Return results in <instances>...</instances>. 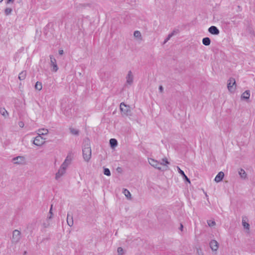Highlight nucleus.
<instances>
[{
	"label": "nucleus",
	"mask_w": 255,
	"mask_h": 255,
	"mask_svg": "<svg viewBox=\"0 0 255 255\" xmlns=\"http://www.w3.org/2000/svg\"><path fill=\"white\" fill-rule=\"evenodd\" d=\"M202 43L206 46H208L211 43V40L209 37H205L202 39Z\"/></svg>",
	"instance_id": "nucleus-22"
},
{
	"label": "nucleus",
	"mask_w": 255,
	"mask_h": 255,
	"mask_svg": "<svg viewBox=\"0 0 255 255\" xmlns=\"http://www.w3.org/2000/svg\"><path fill=\"white\" fill-rule=\"evenodd\" d=\"M42 86L41 83L37 82L35 85V88L36 90L40 91L42 89Z\"/></svg>",
	"instance_id": "nucleus-27"
},
{
	"label": "nucleus",
	"mask_w": 255,
	"mask_h": 255,
	"mask_svg": "<svg viewBox=\"0 0 255 255\" xmlns=\"http://www.w3.org/2000/svg\"><path fill=\"white\" fill-rule=\"evenodd\" d=\"M50 66L53 67L52 71L56 72L58 70V67L56 63V60L52 55L50 56Z\"/></svg>",
	"instance_id": "nucleus-9"
},
{
	"label": "nucleus",
	"mask_w": 255,
	"mask_h": 255,
	"mask_svg": "<svg viewBox=\"0 0 255 255\" xmlns=\"http://www.w3.org/2000/svg\"><path fill=\"white\" fill-rule=\"evenodd\" d=\"M83 156L84 160L88 162L91 157V149L89 140L85 141L83 148Z\"/></svg>",
	"instance_id": "nucleus-1"
},
{
	"label": "nucleus",
	"mask_w": 255,
	"mask_h": 255,
	"mask_svg": "<svg viewBox=\"0 0 255 255\" xmlns=\"http://www.w3.org/2000/svg\"><path fill=\"white\" fill-rule=\"evenodd\" d=\"M126 82L125 84V87H130L133 84L134 76L131 71L129 70L128 71V74L126 77Z\"/></svg>",
	"instance_id": "nucleus-3"
},
{
	"label": "nucleus",
	"mask_w": 255,
	"mask_h": 255,
	"mask_svg": "<svg viewBox=\"0 0 255 255\" xmlns=\"http://www.w3.org/2000/svg\"><path fill=\"white\" fill-rule=\"evenodd\" d=\"M52 205H51L50 211H49V214H51V215H52Z\"/></svg>",
	"instance_id": "nucleus-39"
},
{
	"label": "nucleus",
	"mask_w": 255,
	"mask_h": 255,
	"mask_svg": "<svg viewBox=\"0 0 255 255\" xmlns=\"http://www.w3.org/2000/svg\"><path fill=\"white\" fill-rule=\"evenodd\" d=\"M48 132V130L47 129L41 128L39 129L38 130V135L41 136L42 135H46Z\"/></svg>",
	"instance_id": "nucleus-20"
},
{
	"label": "nucleus",
	"mask_w": 255,
	"mask_h": 255,
	"mask_svg": "<svg viewBox=\"0 0 255 255\" xmlns=\"http://www.w3.org/2000/svg\"><path fill=\"white\" fill-rule=\"evenodd\" d=\"M12 11V9L11 8H6L4 10V13L5 15H8L11 13Z\"/></svg>",
	"instance_id": "nucleus-32"
},
{
	"label": "nucleus",
	"mask_w": 255,
	"mask_h": 255,
	"mask_svg": "<svg viewBox=\"0 0 255 255\" xmlns=\"http://www.w3.org/2000/svg\"><path fill=\"white\" fill-rule=\"evenodd\" d=\"M208 225L209 227H213L216 225V223L213 220H208L207 221Z\"/></svg>",
	"instance_id": "nucleus-31"
},
{
	"label": "nucleus",
	"mask_w": 255,
	"mask_h": 255,
	"mask_svg": "<svg viewBox=\"0 0 255 255\" xmlns=\"http://www.w3.org/2000/svg\"><path fill=\"white\" fill-rule=\"evenodd\" d=\"M67 224L70 227H72L74 223H73V217L72 215H70L69 213H68V214H67Z\"/></svg>",
	"instance_id": "nucleus-17"
},
{
	"label": "nucleus",
	"mask_w": 255,
	"mask_h": 255,
	"mask_svg": "<svg viewBox=\"0 0 255 255\" xmlns=\"http://www.w3.org/2000/svg\"><path fill=\"white\" fill-rule=\"evenodd\" d=\"M67 168L60 166L57 172L55 174V179L58 180L66 172Z\"/></svg>",
	"instance_id": "nucleus-4"
},
{
	"label": "nucleus",
	"mask_w": 255,
	"mask_h": 255,
	"mask_svg": "<svg viewBox=\"0 0 255 255\" xmlns=\"http://www.w3.org/2000/svg\"><path fill=\"white\" fill-rule=\"evenodd\" d=\"M239 174L241 178L245 179L247 178V174L244 169L241 168L239 171Z\"/></svg>",
	"instance_id": "nucleus-18"
},
{
	"label": "nucleus",
	"mask_w": 255,
	"mask_h": 255,
	"mask_svg": "<svg viewBox=\"0 0 255 255\" xmlns=\"http://www.w3.org/2000/svg\"><path fill=\"white\" fill-rule=\"evenodd\" d=\"M26 76V72L25 71L21 72L18 75V79L20 80H23L25 79Z\"/></svg>",
	"instance_id": "nucleus-23"
},
{
	"label": "nucleus",
	"mask_w": 255,
	"mask_h": 255,
	"mask_svg": "<svg viewBox=\"0 0 255 255\" xmlns=\"http://www.w3.org/2000/svg\"><path fill=\"white\" fill-rule=\"evenodd\" d=\"M104 173L107 176L111 175V172L109 168H105L104 170Z\"/></svg>",
	"instance_id": "nucleus-30"
},
{
	"label": "nucleus",
	"mask_w": 255,
	"mask_h": 255,
	"mask_svg": "<svg viewBox=\"0 0 255 255\" xmlns=\"http://www.w3.org/2000/svg\"><path fill=\"white\" fill-rule=\"evenodd\" d=\"M149 163L153 167L158 169L162 170V167L160 166V164L158 161L152 158H148Z\"/></svg>",
	"instance_id": "nucleus-10"
},
{
	"label": "nucleus",
	"mask_w": 255,
	"mask_h": 255,
	"mask_svg": "<svg viewBox=\"0 0 255 255\" xmlns=\"http://www.w3.org/2000/svg\"><path fill=\"white\" fill-rule=\"evenodd\" d=\"M3 0H0V2H1Z\"/></svg>",
	"instance_id": "nucleus-43"
},
{
	"label": "nucleus",
	"mask_w": 255,
	"mask_h": 255,
	"mask_svg": "<svg viewBox=\"0 0 255 255\" xmlns=\"http://www.w3.org/2000/svg\"><path fill=\"white\" fill-rule=\"evenodd\" d=\"M18 126L20 127V128H23L24 126V124L23 123V122H19L18 123Z\"/></svg>",
	"instance_id": "nucleus-36"
},
{
	"label": "nucleus",
	"mask_w": 255,
	"mask_h": 255,
	"mask_svg": "<svg viewBox=\"0 0 255 255\" xmlns=\"http://www.w3.org/2000/svg\"><path fill=\"white\" fill-rule=\"evenodd\" d=\"M250 97V91L249 90H246L242 95L241 98L243 100H248L249 99Z\"/></svg>",
	"instance_id": "nucleus-16"
},
{
	"label": "nucleus",
	"mask_w": 255,
	"mask_h": 255,
	"mask_svg": "<svg viewBox=\"0 0 255 255\" xmlns=\"http://www.w3.org/2000/svg\"><path fill=\"white\" fill-rule=\"evenodd\" d=\"M210 247L213 251H217L219 248L218 243L216 240H213L210 243Z\"/></svg>",
	"instance_id": "nucleus-12"
},
{
	"label": "nucleus",
	"mask_w": 255,
	"mask_h": 255,
	"mask_svg": "<svg viewBox=\"0 0 255 255\" xmlns=\"http://www.w3.org/2000/svg\"><path fill=\"white\" fill-rule=\"evenodd\" d=\"M178 172L183 176L185 173L183 170H182L178 166L177 167Z\"/></svg>",
	"instance_id": "nucleus-34"
},
{
	"label": "nucleus",
	"mask_w": 255,
	"mask_h": 255,
	"mask_svg": "<svg viewBox=\"0 0 255 255\" xmlns=\"http://www.w3.org/2000/svg\"><path fill=\"white\" fill-rule=\"evenodd\" d=\"M208 31L212 34L218 35L220 31L218 28L215 26H211L208 28Z\"/></svg>",
	"instance_id": "nucleus-13"
},
{
	"label": "nucleus",
	"mask_w": 255,
	"mask_h": 255,
	"mask_svg": "<svg viewBox=\"0 0 255 255\" xmlns=\"http://www.w3.org/2000/svg\"><path fill=\"white\" fill-rule=\"evenodd\" d=\"M175 31H173L172 33L168 34V36L165 39L164 43H166L170 38L174 35Z\"/></svg>",
	"instance_id": "nucleus-29"
},
{
	"label": "nucleus",
	"mask_w": 255,
	"mask_h": 255,
	"mask_svg": "<svg viewBox=\"0 0 255 255\" xmlns=\"http://www.w3.org/2000/svg\"><path fill=\"white\" fill-rule=\"evenodd\" d=\"M59 53L60 55H62L63 54V50H60L59 51Z\"/></svg>",
	"instance_id": "nucleus-38"
},
{
	"label": "nucleus",
	"mask_w": 255,
	"mask_h": 255,
	"mask_svg": "<svg viewBox=\"0 0 255 255\" xmlns=\"http://www.w3.org/2000/svg\"><path fill=\"white\" fill-rule=\"evenodd\" d=\"M45 139L40 135H37L33 140V144L37 146H41L45 142Z\"/></svg>",
	"instance_id": "nucleus-6"
},
{
	"label": "nucleus",
	"mask_w": 255,
	"mask_h": 255,
	"mask_svg": "<svg viewBox=\"0 0 255 255\" xmlns=\"http://www.w3.org/2000/svg\"><path fill=\"white\" fill-rule=\"evenodd\" d=\"M246 220H247V218L246 217L243 218L242 225L245 229L249 230H250V224L247 222Z\"/></svg>",
	"instance_id": "nucleus-19"
},
{
	"label": "nucleus",
	"mask_w": 255,
	"mask_h": 255,
	"mask_svg": "<svg viewBox=\"0 0 255 255\" xmlns=\"http://www.w3.org/2000/svg\"><path fill=\"white\" fill-rule=\"evenodd\" d=\"M14 1V0H7V3H10V2H13Z\"/></svg>",
	"instance_id": "nucleus-40"
},
{
	"label": "nucleus",
	"mask_w": 255,
	"mask_h": 255,
	"mask_svg": "<svg viewBox=\"0 0 255 255\" xmlns=\"http://www.w3.org/2000/svg\"><path fill=\"white\" fill-rule=\"evenodd\" d=\"M133 35L136 38H138L141 39V35L140 31L136 30L134 32Z\"/></svg>",
	"instance_id": "nucleus-28"
},
{
	"label": "nucleus",
	"mask_w": 255,
	"mask_h": 255,
	"mask_svg": "<svg viewBox=\"0 0 255 255\" xmlns=\"http://www.w3.org/2000/svg\"><path fill=\"white\" fill-rule=\"evenodd\" d=\"M120 110L123 115L129 116L131 115L130 107L128 105H126L124 103H121Z\"/></svg>",
	"instance_id": "nucleus-2"
},
{
	"label": "nucleus",
	"mask_w": 255,
	"mask_h": 255,
	"mask_svg": "<svg viewBox=\"0 0 255 255\" xmlns=\"http://www.w3.org/2000/svg\"><path fill=\"white\" fill-rule=\"evenodd\" d=\"M12 161L16 164H24L25 162V159L24 156H18L14 157Z\"/></svg>",
	"instance_id": "nucleus-8"
},
{
	"label": "nucleus",
	"mask_w": 255,
	"mask_h": 255,
	"mask_svg": "<svg viewBox=\"0 0 255 255\" xmlns=\"http://www.w3.org/2000/svg\"><path fill=\"white\" fill-rule=\"evenodd\" d=\"M159 91L162 93L163 91V88L162 86H160L159 87Z\"/></svg>",
	"instance_id": "nucleus-37"
},
{
	"label": "nucleus",
	"mask_w": 255,
	"mask_h": 255,
	"mask_svg": "<svg viewBox=\"0 0 255 255\" xmlns=\"http://www.w3.org/2000/svg\"><path fill=\"white\" fill-rule=\"evenodd\" d=\"M123 193L125 195L127 199H131V194L128 189H124Z\"/></svg>",
	"instance_id": "nucleus-21"
},
{
	"label": "nucleus",
	"mask_w": 255,
	"mask_h": 255,
	"mask_svg": "<svg viewBox=\"0 0 255 255\" xmlns=\"http://www.w3.org/2000/svg\"><path fill=\"white\" fill-rule=\"evenodd\" d=\"M0 113L4 117H6L8 115V113L4 108L0 109Z\"/></svg>",
	"instance_id": "nucleus-24"
},
{
	"label": "nucleus",
	"mask_w": 255,
	"mask_h": 255,
	"mask_svg": "<svg viewBox=\"0 0 255 255\" xmlns=\"http://www.w3.org/2000/svg\"><path fill=\"white\" fill-rule=\"evenodd\" d=\"M21 238L20 232L17 230H15L13 232L12 242L13 243H18Z\"/></svg>",
	"instance_id": "nucleus-5"
},
{
	"label": "nucleus",
	"mask_w": 255,
	"mask_h": 255,
	"mask_svg": "<svg viewBox=\"0 0 255 255\" xmlns=\"http://www.w3.org/2000/svg\"><path fill=\"white\" fill-rule=\"evenodd\" d=\"M117 252L119 255H123L124 254V250L121 247H119L118 248Z\"/></svg>",
	"instance_id": "nucleus-33"
},
{
	"label": "nucleus",
	"mask_w": 255,
	"mask_h": 255,
	"mask_svg": "<svg viewBox=\"0 0 255 255\" xmlns=\"http://www.w3.org/2000/svg\"><path fill=\"white\" fill-rule=\"evenodd\" d=\"M70 133L73 135H77L79 134V130L76 128H69Z\"/></svg>",
	"instance_id": "nucleus-25"
},
{
	"label": "nucleus",
	"mask_w": 255,
	"mask_h": 255,
	"mask_svg": "<svg viewBox=\"0 0 255 255\" xmlns=\"http://www.w3.org/2000/svg\"><path fill=\"white\" fill-rule=\"evenodd\" d=\"M183 226L182 224L180 225V230L181 231H182V229H183Z\"/></svg>",
	"instance_id": "nucleus-41"
},
{
	"label": "nucleus",
	"mask_w": 255,
	"mask_h": 255,
	"mask_svg": "<svg viewBox=\"0 0 255 255\" xmlns=\"http://www.w3.org/2000/svg\"><path fill=\"white\" fill-rule=\"evenodd\" d=\"M160 166H163L164 167L163 169L162 168V170H164L167 169V165L169 164V162L168 161L167 159L165 158H163L161 160V162H159Z\"/></svg>",
	"instance_id": "nucleus-14"
},
{
	"label": "nucleus",
	"mask_w": 255,
	"mask_h": 255,
	"mask_svg": "<svg viewBox=\"0 0 255 255\" xmlns=\"http://www.w3.org/2000/svg\"><path fill=\"white\" fill-rule=\"evenodd\" d=\"M236 85V80L234 78H230L228 81V89L230 92H233L235 90V87L234 86Z\"/></svg>",
	"instance_id": "nucleus-7"
},
{
	"label": "nucleus",
	"mask_w": 255,
	"mask_h": 255,
	"mask_svg": "<svg viewBox=\"0 0 255 255\" xmlns=\"http://www.w3.org/2000/svg\"><path fill=\"white\" fill-rule=\"evenodd\" d=\"M110 143L112 147H114L117 145V141L116 139L111 138L110 140Z\"/></svg>",
	"instance_id": "nucleus-26"
},
{
	"label": "nucleus",
	"mask_w": 255,
	"mask_h": 255,
	"mask_svg": "<svg viewBox=\"0 0 255 255\" xmlns=\"http://www.w3.org/2000/svg\"><path fill=\"white\" fill-rule=\"evenodd\" d=\"M72 161V156L70 155H68L64 160V162L61 165V166L65 167L67 169L68 167L70 165Z\"/></svg>",
	"instance_id": "nucleus-11"
},
{
	"label": "nucleus",
	"mask_w": 255,
	"mask_h": 255,
	"mask_svg": "<svg viewBox=\"0 0 255 255\" xmlns=\"http://www.w3.org/2000/svg\"><path fill=\"white\" fill-rule=\"evenodd\" d=\"M52 215L50 214V215L48 218V219H50L52 218Z\"/></svg>",
	"instance_id": "nucleus-42"
},
{
	"label": "nucleus",
	"mask_w": 255,
	"mask_h": 255,
	"mask_svg": "<svg viewBox=\"0 0 255 255\" xmlns=\"http://www.w3.org/2000/svg\"><path fill=\"white\" fill-rule=\"evenodd\" d=\"M183 177L187 182H188L189 183L190 182V181L189 179L187 177V176L185 174H184V175L183 176Z\"/></svg>",
	"instance_id": "nucleus-35"
},
{
	"label": "nucleus",
	"mask_w": 255,
	"mask_h": 255,
	"mask_svg": "<svg viewBox=\"0 0 255 255\" xmlns=\"http://www.w3.org/2000/svg\"><path fill=\"white\" fill-rule=\"evenodd\" d=\"M224 173L222 171H220L218 173V174L216 175L215 178V181L216 182H219L221 181L224 178Z\"/></svg>",
	"instance_id": "nucleus-15"
}]
</instances>
